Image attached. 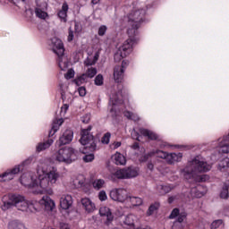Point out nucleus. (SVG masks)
I'll use <instances>...</instances> for the list:
<instances>
[{
    "label": "nucleus",
    "instance_id": "obj_1",
    "mask_svg": "<svg viewBox=\"0 0 229 229\" xmlns=\"http://www.w3.org/2000/svg\"><path fill=\"white\" fill-rule=\"evenodd\" d=\"M38 179L33 172L21 174L20 182L28 189H32L33 194H53V185L60 180V173L55 166L49 165V159L44 158L38 165Z\"/></svg>",
    "mask_w": 229,
    "mask_h": 229
},
{
    "label": "nucleus",
    "instance_id": "obj_2",
    "mask_svg": "<svg viewBox=\"0 0 229 229\" xmlns=\"http://www.w3.org/2000/svg\"><path fill=\"white\" fill-rule=\"evenodd\" d=\"M212 169V165L207 163L205 157L201 156L195 157L191 161L188 162L185 168L180 171L181 176H183L186 180L193 178L195 182H207L208 181V175L199 173H208Z\"/></svg>",
    "mask_w": 229,
    "mask_h": 229
},
{
    "label": "nucleus",
    "instance_id": "obj_3",
    "mask_svg": "<svg viewBox=\"0 0 229 229\" xmlns=\"http://www.w3.org/2000/svg\"><path fill=\"white\" fill-rule=\"evenodd\" d=\"M15 207L20 212L27 214L37 212V200H29L21 194H9L2 198L1 208L4 212Z\"/></svg>",
    "mask_w": 229,
    "mask_h": 229
},
{
    "label": "nucleus",
    "instance_id": "obj_4",
    "mask_svg": "<svg viewBox=\"0 0 229 229\" xmlns=\"http://www.w3.org/2000/svg\"><path fill=\"white\" fill-rule=\"evenodd\" d=\"M130 13L124 17L123 26L127 28V33L130 37L137 35L138 28H140L141 22H144L146 9L140 4L133 3L130 6Z\"/></svg>",
    "mask_w": 229,
    "mask_h": 229
},
{
    "label": "nucleus",
    "instance_id": "obj_5",
    "mask_svg": "<svg viewBox=\"0 0 229 229\" xmlns=\"http://www.w3.org/2000/svg\"><path fill=\"white\" fill-rule=\"evenodd\" d=\"M92 126H89L87 129H82L81 131V140L80 142L83 146L80 148L81 153L87 155V153L96 151L98 148V139L90 133Z\"/></svg>",
    "mask_w": 229,
    "mask_h": 229
},
{
    "label": "nucleus",
    "instance_id": "obj_6",
    "mask_svg": "<svg viewBox=\"0 0 229 229\" xmlns=\"http://www.w3.org/2000/svg\"><path fill=\"white\" fill-rule=\"evenodd\" d=\"M49 47L52 49L53 53L58 56V66L61 71H65L69 67V61L67 57L64 55L65 53V48H64V43L58 38H53L49 42Z\"/></svg>",
    "mask_w": 229,
    "mask_h": 229
},
{
    "label": "nucleus",
    "instance_id": "obj_7",
    "mask_svg": "<svg viewBox=\"0 0 229 229\" xmlns=\"http://www.w3.org/2000/svg\"><path fill=\"white\" fill-rule=\"evenodd\" d=\"M153 155H156L158 158H163L170 165L175 164V162H182V158H183V154L182 153H167L165 151L157 150L144 155L143 158L140 159L141 162H146V160H148L149 157H153Z\"/></svg>",
    "mask_w": 229,
    "mask_h": 229
},
{
    "label": "nucleus",
    "instance_id": "obj_8",
    "mask_svg": "<svg viewBox=\"0 0 229 229\" xmlns=\"http://www.w3.org/2000/svg\"><path fill=\"white\" fill-rule=\"evenodd\" d=\"M54 158H55L56 162L63 164H72V162L78 158V156L76 155L74 148L71 147H65L55 152L54 154Z\"/></svg>",
    "mask_w": 229,
    "mask_h": 229
},
{
    "label": "nucleus",
    "instance_id": "obj_9",
    "mask_svg": "<svg viewBox=\"0 0 229 229\" xmlns=\"http://www.w3.org/2000/svg\"><path fill=\"white\" fill-rule=\"evenodd\" d=\"M126 99V90L121 89L115 94H112L109 101V110L112 117H117L121 113L120 110H117L119 105H123Z\"/></svg>",
    "mask_w": 229,
    "mask_h": 229
},
{
    "label": "nucleus",
    "instance_id": "obj_10",
    "mask_svg": "<svg viewBox=\"0 0 229 229\" xmlns=\"http://www.w3.org/2000/svg\"><path fill=\"white\" fill-rule=\"evenodd\" d=\"M30 164H31V158H28L13 168L7 170L0 175V182H10V180H13V178H15V174H19V173L23 171L24 167H26V165H30Z\"/></svg>",
    "mask_w": 229,
    "mask_h": 229
},
{
    "label": "nucleus",
    "instance_id": "obj_11",
    "mask_svg": "<svg viewBox=\"0 0 229 229\" xmlns=\"http://www.w3.org/2000/svg\"><path fill=\"white\" fill-rule=\"evenodd\" d=\"M114 176L115 178H118L120 180H128L130 178H136V176H139V168L137 167H128L117 170L113 175H111V179L114 180Z\"/></svg>",
    "mask_w": 229,
    "mask_h": 229
},
{
    "label": "nucleus",
    "instance_id": "obj_12",
    "mask_svg": "<svg viewBox=\"0 0 229 229\" xmlns=\"http://www.w3.org/2000/svg\"><path fill=\"white\" fill-rule=\"evenodd\" d=\"M109 196L113 201H118V203H126L130 196V192L123 188H114L111 190Z\"/></svg>",
    "mask_w": 229,
    "mask_h": 229
},
{
    "label": "nucleus",
    "instance_id": "obj_13",
    "mask_svg": "<svg viewBox=\"0 0 229 229\" xmlns=\"http://www.w3.org/2000/svg\"><path fill=\"white\" fill-rule=\"evenodd\" d=\"M133 36L129 35V39L125 40L123 45L118 48V50L122 51L123 53V56H128L130 53H131L133 49V44H135V39H133Z\"/></svg>",
    "mask_w": 229,
    "mask_h": 229
},
{
    "label": "nucleus",
    "instance_id": "obj_14",
    "mask_svg": "<svg viewBox=\"0 0 229 229\" xmlns=\"http://www.w3.org/2000/svg\"><path fill=\"white\" fill-rule=\"evenodd\" d=\"M81 205L87 214H92L96 211V204L89 198H82Z\"/></svg>",
    "mask_w": 229,
    "mask_h": 229
},
{
    "label": "nucleus",
    "instance_id": "obj_15",
    "mask_svg": "<svg viewBox=\"0 0 229 229\" xmlns=\"http://www.w3.org/2000/svg\"><path fill=\"white\" fill-rule=\"evenodd\" d=\"M39 205L44 207L47 212H52V210L56 207L55 204V200H52L49 196H43L42 199L39 200Z\"/></svg>",
    "mask_w": 229,
    "mask_h": 229
},
{
    "label": "nucleus",
    "instance_id": "obj_16",
    "mask_svg": "<svg viewBox=\"0 0 229 229\" xmlns=\"http://www.w3.org/2000/svg\"><path fill=\"white\" fill-rule=\"evenodd\" d=\"M74 133L71 130H66L63 135L59 138L58 145L64 146L72 141Z\"/></svg>",
    "mask_w": 229,
    "mask_h": 229
},
{
    "label": "nucleus",
    "instance_id": "obj_17",
    "mask_svg": "<svg viewBox=\"0 0 229 229\" xmlns=\"http://www.w3.org/2000/svg\"><path fill=\"white\" fill-rule=\"evenodd\" d=\"M60 207L63 210H69L70 207H72V196L69 194H64L60 198Z\"/></svg>",
    "mask_w": 229,
    "mask_h": 229
},
{
    "label": "nucleus",
    "instance_id": "obj_18",
    "mask_svg": "<svg viewBox=\"0 0 229 229\" xmlns=\"http://www.w3.org/2000/svg\"><path fill=\"white\" fill-rule=\"evenodd\" d=\"M69 12V4L64 2L61 9L57 12V17L60 19L61 22H67V13Z\"/></svg>",
    "mask_w": 229,
    "mask_h": 229
},
{
    "label": "nucleus",
    "instance_id": "obj_19",
    "mask_svg": "<svg viewBox=\"0 0 229 229\" xmlns=\"http://www.w3.org/2000/svg\"><path fill=\"white\" fill-rule=\"evenodd\" d=\"M191 192L193 198H203V196L207 194V187L198 185L197 187L192 188Z\"/></svg>",
    "mask_w": 229,
    "mask_h": 229
},
{
    "label": "nucleus",
    "instance_id": "obj_20",
    "mask_svg": "<svg viewBox=\"0 0 229 229\" xmlns=\"http://www.w3.org/2000/svg\"><path fill=\"white\" fill-rule=\"evenodd\" d=\"M114 78L116 83H121L124 79V69L121 66H115L114 69Z\"/></svg>",
    "mask_w": 229,
    "mask_h": 229
},
{
    "label": "nucleus",
    "instance_id": "obj_21",
    "mask_svg": "<svg viewBox=\"0 0 229 229\" xmlns=\"http://www.w3.org/2000/svg\"><path fill=\"white\" fill-rule=\"evenodd\" d=\"M125 203L131 205V207H140L144 203V199H142L140 197L131 196V194L129 193L127 202Z\"/></svg>",
    "mask_w": 229,
    "mask_h": 229
},
{
    "label": "nucleus",
    "instance_id": "obj_22",
    "mask_svg": "<svg viewBox=\"0 0 229 229\" xmlns=\"http://www.w3.org/2000/svg\"><path fill=\"white\" fill-rule=\"evenodd\" d=\"M173 189H174V184H159L157 186V192L160 195V196H164V194H167L168 192H171V191H173Z\"/></svg>",
    "mask_w": 229,
    "mask_h": 229
},
{
    "label": "nucleus",
    "instance_id": "obj_23",
    "mask_svg": "<svg viewBox=\"0 0 229 229\" xmlns=\"http://www.w3.org/2000/svg\"><path fill=\"white\" fill-rule=\"evenodd\" d=\"M112 160L116 165H126V157L119 152L112 156Z\"/></svg>",
    "mask_w": 229,
    "mask_h": 229
},
{
    "label": "nucleus",
    "instance_id": "obj_24",
    "mask_svg": "<svg viewBox=\"0 0 229 229\" xmlns=\"http://www.w3.org/2000/svg\"><path fill=\"white\" fill-rule=\"evenodd\" d=\"M61 89V98L63 101H66L67 103H71L72 101V95L71 93H67V85L60 84Z\"/></svg>",
    "mask_w": 229,
    "mask_h": 229
},
{
    "label": "nucleus",
    "instance_id": "obj_25",
    "mask_svg": "<svg viewBox=\"0 0 229 229\" xmlns=\"http://www.w3.org/2000/svg\"><path fill=\"white\" fill-rule=\"evenodd\" d=\"M139 131L140 134L143 135V137H147V139H149L150 140H157L158 139V135L155 133L153 131L140 128Z\"/></svg>",
    "mask_w": 229,
    "mask_h": 229
},
{
    "label": "nucleus",
    "instance_id": "obj_26",
    "mask_svg": "<svg viewBox=\"0 0 229 229\" xmlns=\"http://www.w3.org/2000/svg\"><path fill=\"white\" fill-rule=\"evenodd\" d=\"M139 221V217L133 214H129L125 216V219L123 221L124 225L127 226H131V228H135V223Z\"/></svg>",
    "mask_w": 229,
    "mask_h": 229
},
{
    "label": "nucleus",
    "instance_id": "obj_27",
    "mask_svg": "<svg viewBox=\"0 0 229 229\" xmlns=\"http://www.w3.org/2000/svg\"><path fill=\"white\" fill-rule=\"evenodd\" d=\"M99 214L101 216H106L107 218V221H113L114 219L112 211H110V208L106 206H103L100 208Z\"/></svg>",
    "mask_w": 229,
    "mask_h": 229
},
{
    "label": "nucleus",
    "instance_id": "obj_28",
    "mask_svg": "<svg viewBox=\"0 0 229 229\" xmlns=\"http://www.w3.org/2000/svg\"><path fill=\"white\" fill-rule=\"evenodd\" d=\"M99 60V52H96L94 55H89L88 58L84 61V64L87 67L95 65L96 62Z\"/></svg>",
    "mask_w": 229,
    "mask_h": 229
},
{
    "label": "nucleus",
    "instance_id": "obj_29",
    "mask_svg": "<svg viewBox=\"0 0 229 229\" xmlns=\"http://www.w3.org/2000/svg\"><path fill=\"white\" fill-rule=\"evenodd\" d=\"M62 124H64L63 118L54 120L53 124H52V129L49 132V135L51 136V135L55 134V132H57L60 126H62Z\"/></svg>",
    "mask_w": 229,
    "mask_h": 229
},
{
    "label": "nucleus",
    "instance_id": "obj_30",
    "mask_svg": "<svg viewBox=\"0 0 229 229\" xmlns=\"http://www.w3.org/2000/svg\"><path fill=\"white\" fill-rule=\"evenodd\" d=\"M106 182L103 179H95L92 182V187L95 191H101V189H105Z\"/></svg>",
    "mask_w": 229,
    "mask_h": 229
},
{
    "label": "nucleus",
    "instance_id": "obj_31",
    "mask_svg": "<svg viewBox=\"0 0 229 229\" xmlns=\"http://www.w3.org/2000/svg\"><path fill=\"white\" fill-rule=\"evenodd\" d=\"M53 139H49L48 140L39 143L37 146V151L38 153H40V151H44L45 149H47L48 148H51V146L53 145Z\"/></svg>",
    "mask_w": 229,
    "mask_h": 229
},
{
    "label": "nucleus",
    "instance_id": "obj_32",
    "mask_svg": "<svg viewBox=\"0 0 229 229\" xmlns=\"http://www.w3.org/2000/svg\"><path fill=\"white\" fill-rule=\"evenodd\" d=\"M72 183L76 189H82L84 192H89V190H85V179L77 178L73 180Z\"/></svg>",
    "mask_w": 229,
    "mask_h": 229
},
{
    "label": "nucleus",
    "instance_id": "obj_33",
    "mask_svg": "<svg viewBox=\"0 0 229 229\" xmlns=\"http://www.w3.org/2000/svg\"><path fill=\"white\" fill-rule=\"evenodd\" d=\"M83 74L86 79H92L96 74H98V69L96 67L89 66L86 69V72Z\"/></svg>",
    "mask_w": 229,
    "mask_h": 229
},
{
    "label": "nucleus",
    "instance_id": "obj_34",
    "mask_svg": "<svg viewBox=\"0 0 229 229\" xmlns=\"http://www.w3.org/2000/svg\"><path fill=\"white\" fill-rule=\"evenodd\" d=\"M46 10L47 9H43L42 7H36L35 9L36 17H38V19H43V20L47 19L48 15Z\"/></svg>",
    "mask_w": 229,
    "mask_h": 229
},
{
    "label": "nucleus",
    "instance_id": "obj_35",
    "mask_svg": "<svg viewBox=\"0 0 229 229\" xmlns=\"http://www.w3.org/2000/svg\"><path fill=\"white\" fill-rule=\"evenodd\" d=\"M87 81H89V79L83 73L74 80V83L77 87L83 85V83H87Z\"/></svg>",
    "mask_w": 229,
    "mask_h": 229
},
{
    "label": "nucleus",
    "instance_id": "obj_36",
    "mask_svg": "<svg viewBox=\"0 0 229 229\" xmlns=\"http://www.w3.org/2000/svg\"><path fill=\"white\" fill-rule=\"evenodd\" d=\"M157 208H160V203L156 202L150 205L147 211V216H153L154 212H156Z\"/></svg>",
    "mask_w": 229,
    "mask_h": 229
},
{
    "label": "nucleus",
    "instance_id": "obj_37",
    "mask_svg": "<svg viewBox=\"0 0 229 229\" xmlns=\"http://www.w3.org/2000/svg\"><path fill=\"white\" fill-rule=\"evenodd\" d=\"M228 189H229V182H225L220 192V198H222L223 199H228Z\"/></svg>",
    "mask_w": 229,
    "mask_h": 229
},
{
    "label": "nucleus",
    "instance_id": "obj_38",
    "mask_svg": "<svg viewBox=\"0 0 229 229\" xmlns=\"http://www.w3.org/2000/svg\"><path fill=\"white\" fill-rule=\"evenodd\" d=\"M123 115L127 117V119H131V121H139V115L136 114H133L130 111L123 112Z\"/></svg>",
    "mask_w": 229,
    "mask_h": 229
},
{
    "label": "nucleus",
    "instance_id": "obj_39",
    "mask_svg": "<svg viewBox=\"0 0 229 229\" xmlns=\"http://www.w3.org/2000/svg\"><path fill=\"white\" fill-rule=\"evenodd\" d=\"M49 0H36L37 8L47 10V3Z\"/></svg>",
    "mask_w": 229,
    "mask_h": 229
},
{
    "label": "nucleus",
    "instance_id": "obj_40",
    "mask_svg": "<svg viewBox=\"0 0 229 229\" xmlns=\"http://www.w3.org/2000/svg\"><path fill=\"white\" fill-rule=\"evenodd\" d=\"M126 56L127 55H124V53L118 49L114 54V62H121L123 58H126Z\"/></svg>",
    "mask_w": 229,
    "mask_h": 229
},
{
    "label": "nucleus",
    "instance_id": "obj_41",
    "mask_svg": "<svg viewBox=\"0 0 229 229\" xmlns=\"http://www.w3.org/2000/svg\"><path fill=\"white\" fill-rule=\"evenodd\" d=\"M103 83H104L103 76L101 74L97 75L95 78V85H97L98 87H101Z\"/></svg>",
    "mask_w": 229,
    "mask_h": 229
},
{
    "label": "nucleus",
    "instance_id": "obj_42",
    "mask_svg": "<svg viewBox=\"0 0 229 229\" xmlns=\"http://www.w3.org/2000/svg\"><path fill=\"white\" fill-rule=\"evenodd\" d=\"M110 137H112V134L110 132H106V134H104V136L101 139L102 144H109Z\"/></svg>",
    "mask_w": 229,
    "mask_h": 229
},
{
    "label": "nucleus",
    "instance_id": "obj_43",
    "mask_svg": "<svg viewBox=\"0 0 229 229\" xmlns=\"http://www.w3.org/2000/svg\"><path fill=\"white\" fill-rule=\"evenodd\" d=\"M98 199L100 201H106L108 199V195H106V191H100L98 192Z\"/></svg>",
    "mask_w": 229,
    "mask_h": 229
},
{
    "label": "nucleus",
    "instance_id": "obj_44",
    "mask_svg": "<svg viewBox=\"0 0 229 229\" xmlns=\"http://www.w3.org/2000/svg\"><path fill=\"white\" fill-rule=\"evenodd\" d=\"M106 30H108V28L106 27V25H101L98 28V34L99 37H104L105 33H106Z\"/></svg>",
    "mask_w": 229,
    "mask_h": 229
},
{
    "label": "nucleus",
    "instance_id": "obj_45",
    "mask_svg": "<svg viewBox=\"0 0 229 229\" xmlns=\"http://www.w3.org/2000/svg\"><path fill=\"white\" fill-rule=\"evenodd\" d=\"M185 217H187V213L185 212L180 213L179 216H177V221H175V223H180L182 225Z\"/></svg>",
    "mask_w": 229,
    "mask_h": 229
},
{
    "label": "nucleus",
    "instance_id": "obj_46",
    "mask_svg": "<svg viewBox=\"0 0 229 229\" xmlns=\"http://www.w3.org/2000/svg\"><path fill=\"white\" fill-rule=\"evenodd\" d=\"M219 167H222V169H225V167L229 169V158L222 160L219 164Z\"/></svg>",
    "mask_w": 229,
    "mask_h": 229
},
{
    "label": "nucleus",
    "instance_id": "obj_47",
    "mask_svg": "<svg viewBox=\"0 0 229 229\" xmlns=\"http://www.w3.org/2000/svg\"><path fill=\"white\" fill-rule=\"evenodd\" d=\"M180 216V209L178 208H174L173 211L171 212L169 218L170 219H174V217H178Z\"/></svg>",
    "mask_w": 229,
    "mask_h": 229
},
{
    "label": "nucleus",
    "instance_id": "obj_48",
    "mask_svg": "<svg viewBox=\"0 0 229 229\" xmlns=\"http://www.w3.org/2000/svg\"><path fill=\"white\" fill-rule=\"evenodd\" d=\"M223 225V220H215L212 224H211V228L212 229H216L219 228V226Z\"/></svg>",
    "mask_w": 229,
    "mask_h": 229
},
{
    "label": "nucleus",
    "instance_id": "obj_49",
    "mask_svg": "<svg viewBox=\"0 0 229 229\" xmlns=\"http://www.w3.org/2000/svg\"><path fill=\"white\" fill-rule=\"evenodd\" d=\"M72 40H74V31H72V28L70 27L68 31L67 41L72 42Z\"/></svg>",
    "mask_w": 229,
    "mask_h": 229
},
{
    "label": "nucleus",
    "instance_id": "obj_50",
    "mask_svg": "<svg viewBox=\"0 0 229 229\" xmlns=\"http://www.w3.org/2000/svg\"><path fill=\"white\" fill-rule=\"evenodd\" d=\"M64 78L66 80H71L72 78H74V70L72 69L68 70L66 74H64Z\"/></svg>",
    "mask_w": 229,
    "mask_h": 229
},
{
    "label": "nucleus",
    "instance_id": "obj_51",
    "mask_svg": "<svg viewBox=\"0 0 229 229\" xmlns=\"http://www.w3.org/2000/svg\"><path fill=\"white\" fill-rule=\"evenodd\" d=\"M83 160L86 163L92 162L94 160V154H87L83 157Z\"/></svg>",
    "mask_w": 229,
    "mask_h": 229
},
{
    "label": "nucleus",
    "instance_id": "obj_52",
    "mask_svg": "<svg viewBox=\"0 0 229 229\" xmlns=\"http://www.w3.org/2000/svg\"><path fill=\"white\" fill-rule=\"evenodd\" d=\"M78 92L81 98H85V96H87V89H85V87H80L78 89Z\"/></svg>",
    "mask_w": 229,
    "mask_h": 229
},
{
    "label": "nucleus",
    "instance_id": "obj_53",
    "mask_svg": "<svg viewBox=\"0 0 229 229\" xmlns=\"http://www.w3.org/2000/svg\"><path fill=\"white\" fill-rule=\"evenodd\" d=\"M131 135L132 139H134L135 140H140V135H139V132H137V131H135V129L132 130Z\"/></svg>",
    "mask_w": 229,
    "mask_h": 229
},
{
    "label": "nucleus",
    "instance_id": "obj_54",
    "mask_svg": "<svg viewBox=\"0 0 229 229\" xmlns=\"http://www.w3.org/2000/svg\"><path fill=\"white\" fill-rule=\"evenodd\" d=\"M122 143L120 141H114L110 145V149H117L118 148H121Z\"/></svg>",
    "mask_w": 229,
    "mask_h": 229
},
{
    "label": "nucleus",
    "instance_id": "obj_55",
    "mask_svg": "<svg viewBox=\"0 0 229 229\" xmlns=\"http://www.w3.org/2000/svg\"><path fill=\"white\" fill-rule=\"evenodd\" d=\"M67 110H69V105L68 104H64L61 107V115H65V114H67Z\"/></svg>",
    "mask_w": 229,
    "mask_h": 229
},
{
    "label": "nucleus",
    "instance_id": "obj_56",
    "mask_svg": "<svg viewBox=\"0 0 229 229\" xmlns=\"http://www.w3.org/2000/svg\"><path fill=\"white\" fill-rule=\"evenodd\" d=\"M172 229H183V225L178 222H174L172 225Z\"/></svg>",
    "mask_w": 229,
    "mask_h": 229
},
{
    "label": "nucleus",
    "instance_id": "obj_57",
    "mask_svg": "<svg viewBox=\"0 0 229 229\" xmlns=\"http://www.w3.org/2000/svg\"><path fill=\"white\" fill-rule=\"evenodd\" d=\"M159 147L161 148V149H169V148H171V145L163 141L160 143Z\"/></svg>",
    "mask_w": 229,
    "mask_h": 229
},
{
    "label": "nucleus",
    "instance_id": "obj_58",
    "mask_svg": "<svg viewBox=\"0 0 229 229\" xmlns=\"http://www.w3.org/2000/svg\"><path fill=\"white\" fill-rule=\"evenodd\" d=\"M74 30L75 33H81V25H80L78 22H75Z\"/></svg>",
    "mask_w": 229,
    "mask_h": 229
},
{
    "label": "nucleus",
    "instance_id": "obj_59",
    "mask_svg": "<svg viewBox=\"0 0 229 229\" xmlns=\"http://www.w3.org/2000/svg\"><path fill=\"white\" fill-rule=\"evenodd\" d=\"M128 61H123L122 62V65L120 67H122L123 69V71L126 70V68L128 67Z\"/></svg>",
    "mask_w": 229,
    "mask_h": 229
},
{
    "label": "nucleus",
    "instance_id": "obj_60",
    "mask_svg": "<svg viewBox=\"0 0 229 229\" xmlns=\"http://www.w3.org/2000/svg\"><path fill=\"white\" fill-rule=\"evenodd\" d=\"M174 199H175V197H170L168 199V203H173V201H174Z\"/></svg>",
    "mask_w": 229,
    "mask_h": 229
},
{
    "label": "nucleus",
    "instance_id": "obj_61",
    "mask_svg": "<svg viewBox=\"0 0 229 229\" xmlns=\"http://www.w3.org/2000/svg\"><path fill=\"white\" fill-rule=\"evenodd\" d=\"M148 169H149L150 171H153V165L151 163L148 164Z\"/></svg>",
    "mask_w": 229,
    "mask_h": 229
},
{
    "label": "nucleus",
    "instance_id": "obj_62",
    "mask_svg": "<svg viewBox=\"0 0 229 229\" xmlns=\"http://www.w3.org/2000/svg\"><path fill=\"white\" fill-rule=\"evenodd\" d=\"M139 148V143H135L134 145H133V148L134 149H137Z\"/></svg>",
    "mask_w": 229,
    "mask_h": 229
},
{
    "label": "nucleus",
    "instance_id": "obj_63",
    "mask_svg": "<svg viewBox=\"0 0 229 229\" xmlns=\"http://www.w3.org/2000/svg\"><path fill=\"white\" fill-rule=\"evenodd\" d=\"M93 4H98V0H92Z\"/></svg>",
    "mask_w": 229,
    "mask_h": 229
},
{
    "label": "nucleus",
    "instance_id": "obj_64",
    "mask_svg": "<svg viewBox=\"0 0 229 229\" xmlns=\"http://www.w3.org/2000/svg\"><path fill=\"white\" fill-rule=\"evenodd\" d=\"M90 118L88 116V120L87 121H85V120H82V123H89V120Z\"/></svg>",
    "mask_w": 229,
    "mask_h": 229
}]
</instances>
